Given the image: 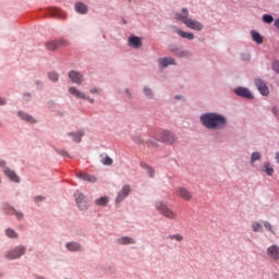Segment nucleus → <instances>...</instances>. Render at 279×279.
Listing matches in <instances>:
<instances>
[{
  "label": "nucleus",
  "mask_w": 279,
  "mask_h": 279,
  "mask_svg": "<svg viewBox=\"0 0 279 279\" xmlns=\"http://www.w3.org/2000/svg\"><path fill=\"white\" fill-rule=\"evenodd\" d=\"M201 122L208 130H219L226 128V118L218 113H204L201 117Z\"/></svg>",
  "instance_id": "1"
},
{
  "label": "nucleus",
  "mask_w": 279,
  "mask_h": 279,
  "mask_svg": "<svg viewBox=\"0 0 279 279\" xmlns=\"http://www.w3.org/2000/svg\"><path fill=\"white\" fill-rule=\"evenodd\" d=\"M174 19H177V21H181L183 25L194 32H202V29H204V24H202V22L189 17V9L186 8H183L181 13H177Z\"/></svg>",
  "instance_id": "2"
},
{
  "label": "nucleus",
  "mask_w": 279,
  "mask_h": 279,
  "mask_svg": "<svg viewBox=\"0 0 279 279\" xmlns=\"http://www.w3.org/2000/svg\"><path fill=\"white\" fill-rule=\"evenodd\" d=\"M155 208L159 211L160 215H162V217H166V219H171L172 221L178 220V214L169 208L167 204L158 201L155 203Z\"/></svg>",
  "instance_id": "3"
},
{
  "label": "nucleus",
  "mask_w": 279,
  "mask_h": 279,
  "mask_svg": "<svg viewBox=\"0 0 279 279\" xmlns=\"http://www.w3.org/2000/svg\"><path fill=\"white\" fill-rule=\"evenodd\" d=\"M27 252V247L25 246H16L15 248L8 251L4 254V257L8 260H15V258H21Z\"/></svg>",
  "instance_id": "4"
},
{
  "label": "nucleus",
  "mask_w": 279,
  "mask_h": 279,
  "mask_svg": "<svg viewBox=\"0 0 279 279\" xmlns=\"http://www.w3.org/2000/svg\"><path fill=\"white\" fill-rule=\"evenodd\" d=\"M76 205L81 210L88 209V198L80 192L74 194Z\"/></svg>",
  "instance_id": "5"
},
{
  "label": "nucleus",
  "mask_w": 279,
  "mask_h": 279,
  "mask_svg": "<svg viewBox=\"0 0 279 279\" xmlns=\"http://www.w3.org/2000/svg\"><path fill=\"white\" fill-rule=\"evenodd\" d=\"M68 43L64 39L50 40L46 43V49L48 51H56V49H60V47H66Z\"/></svg>",
  "instance_id": "6"
},
{
  "label": "nucleus",
  "mask_w": 279,
  "mask_h": 279,
  "mask_svg": "<svg viewBox=\"0 0 279 279\" xmlns=\"http://www.w3.org/2000/svg\"><path fill=\"white\" fill-rule=\"evenodd\" d=\"M175 195L184 199V202H191L193 199V193L189 189L180 186L175 190Z\"/></svg>",
  "instance_id": "7"
},
{
  "label": "nucleus",
  "mask_w": 279,
  "mask_h": 279,
  "mask_svg": "<svg viewBox=\"0 0 279 279\" xmlns=\"http://www.w3.org/2000/svg\"><path fill=\"white\" fill-rule=\"evenodd\" d=\"M255 86L259 90L260 95L264 97H267L269 95V87L267 86V83L260 78H255Z\"/></svg>",
  "instance_id": "8"
},
{
  "label": "nucleus",
  "mask_w": 279,
  "mask_h": 279,
  "mask_svg": "<svg viewBox=\"0 0 279 279\" xmlns=\"http://www.w3.org/2000/svg\"><path fill=\"white\" fill-rule=\"evenodd\" d=\"M130 193H132V189L130 187V185H124L118 193L116 203L121 204V202H123V199H125V197H128V195H130Z\"/></svg>",
  "instance_id": "9"
},
{
  "label": "nucleus",
  "mask_w": 279,
  "mask_h": 279,
  "mask_svg": "<svg viewBox=\"0 0 279 279\" xmlns=\"http://www.w3.org/2000/svg\"><path fill=\"white\" fill-rule=\"evenodd\" d=\"M69 78L73 84H82L84 82V75L75 70L69 72Z\"/></svg>",
  "instance_id": "10"
},
{
  "label": "nucleus",
  "mask_w": 279,
  "mask_h": 279,
  "mask_svg": "<svg viewBox=\"0 0 279 279\" xmlns=\"http://www.w3.org/2000/svg\"><path fill=\"white\" fill-rule=\"evenodd\" d=\"M234 93L238 95V97H243L244 99H254L252 92L245 87H238L234 89Z\"/></svg>",
  "instance_id": "11"
},
{
  "label": "nucleus",
  "mask_w": 279,
  "mask_h": 279,
  "mask_svg": "<svg viewBox=\"0 0 279 279\" xmlns=\"http://www.w3.org/2000/svg\"><path fill=\"white\" fill-rule=\"evenodd\" d=\"M161 141L166 143L167 145H173L175 143L177 138L175 135L169 131L161 132Z\"/></svg>",
  "instance_id": "12"
},
{
  "label": "nucleus",
  "mask_w": 279,
  "mask_h": 279,
  "mask_svg": "<svg viewBox=\"0 0 279 279\" xmlns=\"http://www.w3.org/2000/svg\"><path fill=\"white\" fill-rule=\"evenodd\" d=\"M129 47L133 49H141L143 47V39L138 36H131L129 38Z\"/></svg>",
  "instance_id": "13"
},
{
  "label": "nucleus",
  "mask_w": 279,
  "mask_h": 279,
  "mask_svg": "<svg viewBox=\"0 0 279 279\" xmlns=\"http://www.w3.org/2000/svg\"><path fill=\"white\" fill-rule=\"evenodd\" d=\"M267 254L272 260H279V246L271 245L267 248Z\"/></svg>",
  "instance_id": "14"
},
{
  "label": "nucleus",
  "mask_w": 279,
  "mask_h": 279,
  "mask_svg": "<svg viewBox=\"0 0 279 279\" xmlns=\"http://www.w3.org/2000/svg\"><path fill=\"white\" fill-rule=\"evenodd\" d=\"M3 173L7 175V178H9L11 180V182H15L16 184H19V182H21V179L19 178L16 172L11 170L10 168H4Z\"/></svg>",
  "instance_id": "15"
},
{
  "label": "nucleus",
  "mask_w": 279,
  "mask_h": 279,
  "mask_svg": "<svg viewBox=\"0 0 279 279\" xmlns=\"http://www.w3.org/2000/svg\"><path fill=\"white\" fill-rule=\"evenodd\" d=\"M173 28L177 32L178 36H180L181 38H185L186 40H194L195 39V34L184 32V31H182V29H180L175 26Z\"/></svg>",
  "instance_id": "16"
},
{
  "label": "nucleus",
  "mask_w": 279,
  "mask_h": 279,
  "mask_svg": "<svg viewBox=\"0 0 279 279\" xmlns=\"http://www.w3.org/2000/svg\"><path fill=\"white\" fill-rule=\"evenodd\" d=\"M3 209L5 210L7 215H15L16 219H22L23 218V213L17 211L12 206L7 205V206H4Z\"/></svg>",
  "instance_id": "17"
},
{
  "label": "nucleus",
  "mask_w": 279,
  "mask_h": 279,
  "mask_svg": "<svg viewBox=\"0 0 279 279\" xmlns=\"http://www.w3.org/2000/svg\"><path fill=\"white\" fill-rule=\"evenodd\" d=\"M77 178H80L81 180H84L85 182H92V183L97 182V177H95L93 174H88V173L80 172L77 174Z\"/></svg>",
  "instance_id": "18"
},
{
  "label": "nucleus",
  "mask_w": 279,
  "mask_h": 279,
  "mask_svg": "<svg viewBox=\"0 0 279 279\" xmlns=\"http://www.w3.org/2000/svg\"><path fill=\"white\" fill-rule=\"evenodd\" d=\"M69 93H70V95H73L74 97H76V99H86V95L84 93L80 92V89H77L75 87H70Z\"/></svg>",
  "instance_id": "19"
},
{
  "label": "nucleus",
  "mask_w": 279,
  "mask_h": 279,
  "mask_svg": "<svg viewBox=\"0 0 279 279\" xmlns=\"http://www.w3.org/2000/svg\"><path fill=\"white\" fill-rule=\"evenodd\" d=\"M159 64H161V66H163L165 69L167 66H171L173 64H175V59L173 58H161L158 60Z\"/></svg>",
  "instance_id": "20"
},
{
  "label": "nucleus",
  "mask_w": 279,
  "mask_h": 279,
  "mask_svg": "<svg viewBox=\"0 0 279 279\" xmlns=\"http://www.w3.org/2000/svg\"><path fill=\"white\" fill-rule=\"evenodd\" d=\"M119 245H132L136 243V240L130 238V236H122L118 239Z\"/></svg>",
  "instance_id": "21"
},
{
  "label": "nucleus",
  "mask_w": 279,
  "mask_h": 279,
  "mask_svg": "<svg viewBox=\"0 0 279 279\" xmlns=\"http://www.w3.org/2000/svg\"><path fill=\"white\" fill-rule=\"evenodd\" d=\"M74 8L78 14H86L88 12V7L82 2H76Z\"/></svg>",
  "instance_id": "22"
},
{
  "label": "nucleus",
  "mask_w": 279,
  "mask_h": 279,
  "mask_svg": "<svg viewBox=\"0 0 279 279\" xmlns=\"http://www.w3.org/2000/svg\"><path fill=\"white\" fill-rule=\"evenodd\" d=\"M66 250H69V252H80L82 251V245H80V243L76 242H70L65 245Z\"/></svg>",
  "instance_id": "23"
},
{
  "label": "nucleus",
  "mask_w": 279,
  "mask_h": 279,
  "mask_svg": "<svg viewBox=\"0 0 279 279\" xmlns=\"http://www.w3.org/2000/svg\"><path fill=\"white\" fill-rule=\"evenodd\" d=\"M19 117L23 120V121H27V123H36V120L34 119V117L23 112V111H20L19 112Z\"/></svg>",
  "instance_id": "24"
},
{
  "label": "nucleus",
  "mask_w": 279,
  "mask_h": 279,
  "mask_svg": "<svg viewBox=\"0 0 279 279\" xmlns=\"http://www.w3.org/2000/svg\"><path fill=\"white\" fill-rule=\"evenodd\" d=\"M251 36L254 40V43H256L257 45H263V37L260 36V34L256 31H251Z\"/></svg>",
  "instance_id": "25"
},
{
  "label": "nucleus",
  "mask_w": 279,
  "mask_h": 279,
  "mask_svg": "<svg viewBox=\"0 0 279 279\" xmlns=\"http://www.w3.org/2000/svg\"><path fill=\"white\" fill-rule=\"evenodd\" d=\"M68 136H73L74 143H82V136H84V131H78L76 133H68Z\"/></svg>",
  "instance_id": "26"
},
{
  "label": "nucleus",
  "mask_w": 279,
  "mask_h": 279,
  "mask_svg": "<svg viewBox=\"0 0 279 279\" xmlns=\"http://www.w3.org/2000/svg\"><path fill=\"white\" fill-rule=\"evenodd\" d=\"M263 171L266 173V175H274V168L271 167V163L265 162L263 166Z\"/></svg>",
  "instance_id": "27"
},
{
  "label": "nucleus",
  "mask_w": 279,
  "mask_h": 279,
  "mask_svg": "<svg viewBox=\"0 0 279 279\" xmlns=\"http://www.w3.org/2000/svg\"><path fill=\"white\" fill-rule=\"evenodd\" d=\"M174 56H178V58H186L189 56V51L182 50L180 48H177L173 50Z\"/></svg>",
  "instance_id": "28"
},
{
  "label": "nucleus",
  "mask_w": 279,
  "mask_h": 279,
  "mask_svg": "<svg viewBox=\"0 0 279 279\" xmlns=\"http://www.w3.org/2000/svg\"><path fill=\"white\" fill-rule=\"evenodd\" d=\"M109 199H108V196H101L100 198H97L95 201V204L97 206H106L108 204Z\"/></svg>",
  "instance_id": "29"
},
{
  "label": "nucleus",
  "mask_w": 279,
  "mask_h": 279,
  "mask_svg": "<svg viewBox=\"0 0 279 279\" xmlns=\"http://www.w3.org/2000/svg\"><path fill=\"white\" fill-rule=\"evenodd\" d=\"M5 234H7V236H9V239H17L19 238V233L16 231H14L13 229H7Z\"/></svg>",
  "instance_id": "30"
},
{
  "label": "nucleus",
  "mask_w": 279,
  "mask_h": 279,
  "mask_svg": "<svg viewBox=\"0 0 279 279\" xmlns=\"http://www.w3.org/2000/svg\"><path fill=\"white\" fill-rule=\"evenodd\" d=\"M168 239H170L171 241H178V243H182V241H184V236H182V234L180 233L169 235Z\"/></svg>",
  "instance_id": "31"
},
{
  "label": "nucleus",
  "mask_w": 279,
  "mask_h": 279,
  "mask_svg": "<svg viewBox=\"0 0 279 279\" xmlns=\"http://www.w3.org/2000/svg\"><path fill=\"white\" fill-rule=\"evenodd\" d=\"M48 77L51 82H58L60 75L57 72H50L48 73Z\"/></svg>",
  "instance_id": "32"
},
{
  "label": "nucleus",
  "mask_w": 279,
  "mask_h": 279,
  "mask_svg": "<svg viewBox=\"0 0 279 279\" xmlns=\"http://www.w3.org/2000/svg\"><path fill=\"white\" fill-rule=\"evenodd\" d=\"M252 228L253 232H260V230H263V225L258 222H253Z\"/></svg>",
  "instance_id": "33"
},
{
  "label": "nucleus",
  "mask_w": 279,
  "mask_h": 279,
  "mask_svg": "<svg viewBox=\"0 0 279 279\" xmlns=\"http://www.w3.org/2000/svg\"><path fill=\"white\" fill-rule=\"evenodd\" d=\"M144 93L146 95V97H148V99H151L154 97V92H151V88L145 86L144 87Z\"/></svg>",
  "instance_id": "34"
},
{
  "label": "nucleus",
  "mask_w": 279,
  "mask_h": 279,
  "mask_svg": "<svg viewBox=\"0 0 279 279\" xmlns=\"http://www.w3.org/2000/svg\"><path fill=\"white\" fill-rule=\"evenodd\" d=\"M263 21L264 23H274V16H271L270 14H264Z\"/></svg>",
  "instance_id": "35"
},
{
  "label": "nucleus",
  "mask_w": 279,
  "mask_h": 279,
  "mask_svg": "<svg viewBox=\"0 0 279 279\" xmlns=\"http://www.w3.org/2000/svg\"><path fill=\"white\" fill-rule=\"evenodd\" d=\"M256 160H260V153H253L251 155V162L254 163Z\"/></svg>",
  "instance_id": "36"
},
{
  "label": "nucleus",
  "mask_w": 279,
  "mask_h": 279,
  "mask_svg": "<svg viewBox=\"0 0 279 279\" xmlns=\"http://www.w3.org/2000/svg\"><path fill=\"white\" fill-rule=\"evenodd\" d=\"M102 165H112V158H110L109 156H106L102 160H101Z\"/></svg>",
  "instance_id": "37"
},
{
  "label": "nucleus",
  "mask_w": 279,
  "mask_h": 279,
  "mask_svg": "<svg viewBox=\"0 0 279 279\" xmlns=\"http://www.w3.org/2000/svg\"><path fill=\"white\" fill-rule=\"evenodd\" d=\"M264 227H265L266 230H268L269 232H274V229L271 228V223H269V221H265V222H264Z\"/></svg>",
  "instance_id": "38"
},
{
  "label": "nucleus",
  "mask_w": 279,
  "mask_h": 279,
  "mask_svg": "<svg viewBox=\"0 0 279 279\" xmlns=\"http://www.w3.org/2000/svg\"><path fill=\"white\" fill-rule=\"evenodd\" d=\"M272 69H274V71H276V73H279V61H275L272 63Z\"/></svg>",
  "instance_id": "39"
},
{
  "label": "nucleus",
  "mask_w": 279,
  "mask_h": 279,
  "mask_svg": "<svg viewBox=\"0 0 279 279\" xmlns=\"http://www.w3.org/2000/svg\"><path fill=\"white\" fill-rule=\"evenodd\" d=\"M51 14H52V16H60V10L59 9H52Z\"/></svg>",
  "instance_id": "40"
},
{
  "label": "nucleus",
  "mask_w": 279,
  "mask_h": 279,
  "mask_svg": "<svg viewBox=\"0 0 279 279\" xmlns=\"http://www.w3.org/2000/svg\"><path fill=\"white\" fill-rule=\"evenodd\" d=\"M83 99H86V101H89V104H95V100L88 96H85Z\"/></svg>",
  "instance_id": "41"
},
{
  "label": "nucleus",
  "mask_w": 279,
  "mask_h": 279,
  "mask_svg": "<svg viewBox=\"0 0 279 279\" xmlns=\"http://www.w3.org/2000/svg\"><path fill=\"white\" fill-rule=\"evenodd\" d=\"M93 95L98 94L99 89H97V87H94L89 90Z\"/></svg>",
  "instance_id": "42"
},
{
  "label": "nucleus",
  "mask_w": 279,
  "mask_h": 279,
  "mask_svg": "<svg viewBox=\"0 0 279 279\" xmlns=\"http://www.w3.org/2000/svg\"><path fill=\"white\" fill-rule=\"evenodd\" d=\"M59 154H60L61 156H69V153H66V150H60Z\"/></svg>",
  "instance_id": "43"
},
{
  "label": "nucleus",
  "mask_w": 279,
  "mask_h": 279,
  "mask_svg": "<svg viewBox=\"0 0 279 279\" xmlns=\"http://www.w3.org/2000/svg\"><path fill=\"white\" fill-rule=\"evenodd\" d=\"M275 27H277V29L279 31V19L275 21Z\"/></svg>",
  "instance_id": "44"
},
{
  "label": "nucleus",
  "mask_w": 279,
  "mask_h": 279,
  "mask_svg": "<svg viewBox=\"0 0 279 279\" xmlns=\"http://www.w3.org/2000/svg\"><path fill=\"white\" fill-rule=\"evenodd\" d=\"M0 106H5V99L4 98H0Z\"/></svg>",
  "instance_id": "45"
},
{
  "label": "nucleus",
  "mask_w": 279,
  "mask_h": 279,
  "mask_svg": "<svg viewBox=\"0 0 279 279\" xmlns=\"http://www.w3.org/2000/svg\"><path fill=\"white\" fill-rule=\"evenodd\" d=\"M43 196H37V197H35V202H43Z\"/></svg>",
  "instance_id": "46"
},
{
  "label": "nucleus",
  "mask_w": 279,
  "mask_h": 279,
  "mask_svg": "<svg viewBox=\"0 0 279 279\" xmlns=\"http://www.w3.org/2000/svg\"><path fill=\"white\" fill-rule=\"evenodd\" d=\"M150 145H151L153 147H158V143H156V142H154V141H150Z\"/></svg>",
  "instance_id": "47"
},
{
  "label": "nucleus",
  "mask_w": 279,
  "mask_h": 279,
  "mask_svg": "<svg viewBox=\"0 0 279 279\" xmlns=\"http://www.w3.org/2000/svg\"><path fill=\"white\" fill-rule=\"evenodd\" d=\"M0 167H5V160L0 159Z\"/></svg>",
  "instance_id": "48"
},
{
  "label": "nucleus",
  "mask_w": 279,
  "mask_h": 279,
  "mask_svg": "<svg viewBox=\"0 0 279 279\" xmlns=\"http://www.w3.org/2000/svg\"><path fill=\"white\" fill-rule=\"evenodd\" d=\"M148 173H149L150 178H154V170L149 169Z\"/></svg>",
  "instance_id": "49"
},
{
  "label": "nucleus",
  "mask_w": 279,
  "mask_h": 279,
  "mask_svg": "<svg viewBox=\"0 0 279 279\" xmlns=\"http://www.w3.org/2000/svg\"><path fill=\"white\" fill-rule=\"evenodd\" d=\"M136 143H137L138 145H143V140L137 138V140H136Z\"/></svg>",
  "instance_id": "50"
},
{
  "label": "nucleus",
  "mask_w": 279,
  "mask_h": 279,
  "mask_svg": "<svg viewBox=\"0 0 279 279\" xmlns=\"http://www.w3.org/2000/svg\"><path fill=\"white\" fill-rule=\"evenodd\" d=\"M272 112H274L275 114H278V108L274 107V108H272Z\"/></svg>",
  "instance_id": "51"
},
{
  "label": "nucleus",
  "mask_w": 279,
  "mask_h": 279,
  "mask_svg": "<svg viewBox=\"0 0 279 279\" xmlns=\"http://www.w3.org/2000/svg\"><path fill=\"white\" fill-rule=\"evenodd\" d=\"M275 158H276V160H277V162H278V165H279V153L276 154V157H275Z\"/></svg>",
  "instance_id": "52"
},
{
  "label": "nucleus",
  "mask_w": 279,
  "mask_h": 279,
  "mask_svg": "<svg viewBox=\"0 0 279 279\" xmlns=\"http://www.w3.org/2000/svg\"><path fill=\"white\" fill-rule=\"evenodd\" d=\"M175 99H182V96L177 95V96H175Z\"/></svg>",
  "instance_id": "53"
}]
</instances>
